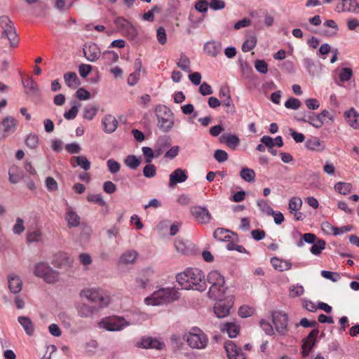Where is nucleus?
Segmentation results:
<instances>
[{"label": "nucleus", "instance_id": "obj_18", "mask_svg": "<svg viewBox=\"0 0 359 359\" xmlns=\"http://www.w3.org/2000/svg\"><path fill=\"white\" fill-rule=\"evenodd\" d=\"M18 121L13 116H6L0 123V131L2 130L4 134L1 136L4 139L8 133H14L17 128Z\"/></svg>", "mask_w": 359, "mask_h": 359}, {"label": "nucleus", "instance_id": "obj_51", "mask_svg": "<svg viewBox=\"0 0 359 359\" xmlns=\"http://www.w3.org/2000/svg\"><path fill=\"white\" fill-rule=\"evenodd\" d=\"M156 174V168L154 165L148 163L143 168V175L147 178L154 177Z\"/></svg>", "mask_w": 359, "mask_h": 359}, {"label": "nucleus", "instance_id": "obj_30", "mask_svg": "<svg viewBox=\"0 0 359 359\" xmlns=\"http://www.w3.org/2000/svg\"><path fill=\"white\" fill-rule=\"evenodd\" d=\"M70 163L73 167L79 165L85 170H88L90 168V162L85 156H73L71 158Z\"/></svg>", "mask_w": 359, "mask_h": 359}, {"label": "nucleus", "instance_id": "obj_63", "mask_svg": "<svg viewBox=\"0 0 359 359\" xmlns=\"http://www.w3.org/2000/svg\"><path fill=\"white\" fill-rule=\"evenodd\" d=\"M25 231L23 220L18 217L16 219V223L13 227V231L15 234H20Z\"/></svg>", "mask_w": 359, "mask_h": 359}, {"label": "nucleus", "instance_id": "obj_62", "mask_svg": "<svg viewBox=\"0 0 359 359\" xmlns=\"http://www.w3.org/2000/svg\"><path fill=\"white\" fill-rule=\"evenodd\" d=\"M46 187L49 191H53L57 189L58 186L55 180L52 177H48L46 180Z\"/></svg>", "mask_w": 359, "mask_h": 359}, {"label": "nucleus", "instance_id": "obj_29", "mask_svg": "<svg viewBox=\"0 0 359 359\" xmlns=\"http://www.w3.org/2000/svg\"><path fill=\"white\" fill-rule=\"evenodd\" d=\"M344 116L352 128L359 129V114L353 108L346 111L344 113Z\"/></svg>", "mask_w": 359, "mask_h": 359}, {"label": "nucleus", "instance_id": "obj_7", "mask_svg": "<svg viewBox=\"0 0 359 359\" xmlns=\"http://www.w3.org/2000/svg\"><path fill=\"white\" fill-rule=\"evenodd\" d=\"M34 275L43 278L47 283H55L59 280V273L47 263L40 262L35 265Z\"/></svg>", "mask_w": 359, "mask_h": 359}, {"label": "nucleus", "instance_id": "obj_41", "mask_svg": "<svg viewBox=\"0 0 359 359\" xmlns=\"http://www.w3.org/2000/svg\"><path fill=\"white\" fill-rule=\"evenodd\" d=\"M177 65L186 72L190 73L191 72L190 68V60L184 53L180 55V59L177 62Z\"/></svg>", "mask_w": 359, "mask_h": 359}, {"label": "nucleus", "instance_id": "obj_2", "mask_svg": "<svg viewBox=\"0 0 359 359\" xmlns=\"http://www.w3.org/2000/svg\"><path fill=\"white\" fill-rule=\"evenodd\" d=\"M207 281L210 285L208 294L212 299H223L227 287L225 286L224 276L217 271H211L207 276Z\"/></svg>", "mask_w": 359, "mask_h": 359}, {"label": "nucleus", "instance_id": "obj_5", "mask_svg": "<svg viewBox=\"0 0 359 359\" xmlns=\"http://www.w3.org/2000/svg\"><path fill=\"white\" fill-rule=\"evenodd\" d=\"M183 339L192 348L203 349L207 346L208 338L204 332L197 327H193L187 334L183 336Z\"/></svg>", "mask_w": 359, "mask_h": 359}, {"label": "nucleus", "instance_id": "obj_39", "mask_svg": "<svg viewBox=\"0 0 359 359\" xmlns=\"http://www.w3.org/2000/svg\"><path fill=\"white\" fill-rule=\"evenodd\" d=\"M124 163L132 170H136L140 165L141 161L135 155H128L124 159Z\"/></svg>", "mask_w": 359, "mask_h": 359}, {"label": "nucleus", "instance_id": "obj_46", "mask_svg": "<svg viewBox=\"0 0 359 359\" xmlns=\"http://www.w3.org/2000/svg\"><path fill=\"white\" fill-rule=\"evenodd\" d=\"M142 150L145 158V162L147 163H151L153 158H158V156L156 154L155 149L153 150L151 147H143Z\"/></svg>", "mask_w": 359, "mask_h": 359}, {"label": "nucleus", "instance_id": "obj_15", "mask_svg": "<svg viewBox=\"0 0 359 359\" xmlns=\"http://www.w3.org/2000/svg\"><path fill=\"white\" fill-rule=\"evenodd\" d=\"M219 98L221 104L229 109V110L226 111L227 112L230 111L233 113L235 111V107L228 86H223L220 88L219 91Z\"/></svg>", "mask_w": 359, "mask_h": 359}, {"label": "nucleus", "instance_id": "obj_35", "mask_svg": "<svg viewBox=\"0 0 359 359\" xmlns=\"http://www.w3.org/2000/svg\"><path fill=\"white\" fill-rule=\"evenodd\" d=\"M220 45L215 41L206 42L203 46L205 53L211 57L217 56L220 51Z\"/></svg>", "mask_w": 359, "mask_h": 359}, {"label": "nucleus", "instance_id": "obj_54", "mask_svg": "<svg viewBox=\"0 0 359 359\" xmlns=\"http://www.w3.org/2000/svg\"><path fill=\"white\" fill-rule=\"evenodd\" d=\"M107 165L109 171L111 174H115L120 170V168H121L120 163L112 158H110L107 161Z\"/></svg>", "mask_w": 359, "mask_h": 359}, {"label": "nucleus", "instance_id": "obj_52", "mask_svg": "<svg viewBox=\"0 0 359 359\" xmlns=\"http://www.w3.org/2000/svg\"><path fill=\"white\" fill-rule=\"evenodd\" d=\"M98 110V107L91 106V107H86L84 109L83 112V118L88 120H92L94 116L96 115Z\"/></svg>", "mask_w": 359, "mask_h": 359}, {"label": "nucleus", "instance_id": "obj_24", "mask_svg": "<svg viewBox=\"0 0 359 359\" xmlns=\"http://www.w3.org/2000/svg\"><path fill=\"white\" fill-rule=\"evenodd\" d=\"M220 142L225 143L228 147L232 150H235L237 147L240 144L239 137L231 133L223 134L219 137Z\"/></svg>", "mask_w": 359, "mask_h": 359}, {"label": "nucleus", "instance_id": "obj_34", "mask_svg": "<svg viewBox=\"0 0 359 359\" xmlns=\"http://www.w3.org/2000/svg\"><path fill=\"white\" fill-rule=\"evenodd\" d=\"M64 80L67 86L72 89L76 88L81 84L75 72H68L65 74Z\"/></svg>", "mask_w": 359, "mask_h": 359}, {"label": "nucleus", "instance_id": "obj_43", "mask_svg": "<svg viewBox=\"0 0 359 359\" xmlns=\"http://www.w3.org/2000/svg\"><path fill=\"white\" fill-rule=\"evenodd\" d=\"M137 253L135 250H128L121 257V262L125 264H131L137 259Z\"/></svg>", "mask_w": 359, "mask_h": 359}, {"label": "nucleus", "instance_id": "obj_17", "mask_svg": "<svg viewBox=\"0 0 359 359\" xmlns=\"http://www.w3.org/2000/svg\"><path fill=\"white\" fill-rule=\"evenodd\" d=\"M337 12L359 13V4L356 0H340L336 6Z\"/></svg>", "mask_w": 359, "mask_h": 359}, {"label": "nucleus", "instance_id": "obj_48", "mask_svg": "<svg viewBox=\"0 0 359 359\" xmlns=\"http://www.w3.org/2000/svg\"><path fill=\"white\" fill-rule=\"evenodd\" d=\"M353 70L349 67H343L339 73V79L341 82L349 81L353 76Z\"/></svg>", "mask_w": 359, "mask_h": 359}, {"label": "nucleus", "instance_id": "obj_10", "mask_svg": "<svg viewBox=\"0 0 359 359\" xmlns=\"http://www.w3.org/2000/svg\"><path fill=\"white\" fill-rule=\"evenodd\" d=\"M130 323L123 317L112 316L100 320L98 325L110 332L120 331L129 325Z\"/></svg>", "mask_w": 359, "mask_h": 359}, {"label": "nucleus", "instance_id": "obj_13", "mask_svg": "<svg viewBox=\"0 0 359 359\" xmlns=\"http://www.w3.org/2000/svg\"><path fill=\"white\" fill-rule=\"evenodd\" d=\"M164 346L163 342L151 337H143L140 339V341L136 344L137 347L145 349L154 348L161 350Z\"/></svg>", "mask_w": 359, "mask_h": 359}, {"label": "nucleus", "instance_id": "obj_38", "mask_svg": "<svg viewBox=\"0 0 359 359\" xmlns=\"http://www.w3.org/2000/svg\"><path fill=\"white\" fill-rule=\"evenodd\" d=\"M222 330H226L230 338H234L239 333L240 327L233 323H226L224 325Z\"/></svg>", "mask_w": 359, "mask_h": 359}, {"label": "nucleus", "instance_id": "obj_14", "mask_svg": "<svg viewBox=\"0 0 359 359\" xmlns=\"http://www.w3.org/2000/svg\"><path fill=\"white\" fill-rule=\"evenodd\" d=\"M224 348L229 359H245V354L241 348L233 341H226L224 344Z\"/></svg>", "mask_w": 359, "mask_h": 359}, {"label": "nucleus", "instance_id": "obj_27", "mask_svg": "<svg viewBox=\"0 0 359 359\" xmlns=\"http://www.w3.org/2000/svg\"><path fill=\"white\" fill-rule=\"evenodd\" d=\"M218 302L214 306V312L217 317L222 318L229 314L231 306L226 305L222 299H217Z\"/></svg>", "mask_w": 359, "mask_h": 359}, {"label": "nucleus", "instance_id": "obj_23", "mask_svg": "<svg viewBox=\"0 0 359 359\" xmlns=\"http://www.w3.org/2000/svg\"><path fill=\"white\" fill-rule=\"evenodd\" d=\"M23 87L26 89L25 93L29 95H39V88L37 83L30 76H26L22 80Z\"/></svg>", "mask_w": 359, "mask_h": 359}, {"label": "nucleus", "instance_id": "obj_40", "mask_svg": "<svg viewBox=\"0 0 359 359\" xmlns=\"http://www.w3.org/2000/svg\"><path fill=\"white\" fill-rule=\"evenodd\" d=\"M240 176L243 180L248 182H252L255 180V172L254 170L248 168H242Z\"/></svg>", "mask_w": 359, "mask_h": 359}, {"label": "nucleus", "instance_id": "obj_19", "mask_svg": "<svg viewBox=\"0 0 359 359\" xmlns=\"http://www.w3.org/2000/svg\"><path fill=\"white\" fill-rule=\"evenodd\" d=\"M171 144V138L168 135L159 137L154 146L156 154L159 157Z\"/></svg>", "mask_w": 359, "mask_h": 359}, {"label": "nucleus", "instance_id": "obj_21", "mask_svg": "<svg viewBox=\"0 0 359 359\" xmlns=\"http://www.w3.org/2000/svg\"><path fill=\"white\" fill-rule=\"evenodd\" d=\"M83 53L88 61L94 62L99 58L100 55V50L95 43H90L85 46V48H83Z\"/></svg>", "mask_w": 359, "mask_h": 359}, {"label": "nucleus", "instance_id": "obj_36", "mask_svg": "<svg viewBox=\"0 0 359 359\" xmlns=\"http://www.w3.org/2000/svg\"><path fill=\"white\" fill-rule=\"evenodd\" d=\"M297 120L301 122L309 123L316 128H320L318 117H316L315 113L310 112L308 114H304L303 117L299 118Z\"/></svg>", "mask_w": 359, "mask_h": 359}, {"label": "nucleus", "instance_id": "obj_53", "mask_svg": "<svg viewBox=\"0 0 359 359\" xmlns=\"http://www.w3.org/2000/svg\"><path fill=\"white\" fill-rule=\"evenodd\" d=\"M301 101L294 97H290L285 102V107L287 109H298L301 107Z\"/></svg>", "mask_w": 359, "mask_h": 359}, {"label": "nucleus", "instance_id": "obj_57", "mask_svg": "<svg viewBox=\"0 0 359 359\" xmlns=\"http://www.w3.org/2000/svg\"><path fill=\"white\" fill-rule=\"evenodd\" d=\"M255 67L258 72L262 74H266L268 72V65L264 60H257L255 62Z\"/></svg>", "mask_w": 359, "mask_h": 359}, {"label": "nucleus", "instance_id": "obj_33", "mask_svg": "<svg viewBox=\"0 0 359 359\" xmlns=\"http://www.w3.org/2000/svg\"><path fill=\"white\" fill-rule=\"evenodd\" d=\"M271 263L273 267L279 271H287L292 267V264L289 262L283 261L276 257L271 259Z\"/></svg>", "mask_w": 359, "mask_h": 359}, {"label": "nucleus", "instance_id": "obj_20", "mask_svg": "<svg viewBox=\"0 0 359 359\" xmlns=\"http://www.w3.org/2000/svg\"><path fill=\"white\" fill-rule=\"evenodd\" d=\"M188 176L186 171L181 168H177L170 175L169 187H173L178 183L185 182Z\"/></svg>", "mask_w": 359, "mask_h": 359}, {"label": "nucleus", "instance_id": "obj_42", "mask_svg": "<svg viewBox=\"0 0 359 359\" xmlns=\"http://www.w3.org/2000/svg\"><path fill=\"white\" fill-rule=\"evenodd\" d=\"M257 44V37L255 34L249 36L242 46L243 52H248L252 50Z\"/></svg>", "mask_w": 359, "mask_h": 359}, {"label": "nucleus", "instance_id": "obj_56", "mask_svg": "<svg viewBox=\"0 0 359 359\" xmlns=\"http://www.w3.org/2000/svg\"><path fill=\"white\" fill-rule=\"evenodd\" d=\"M321 227H322V229L327 233L332 232L333 233V235H334V236L339 234V228L332 226L330 223H329L327 222H323L321 224Z\"/></svg>", "mask_w": 359, "mask_h": 359}, {"label": "nucleus", "instance_id": "obj_60", "mask_svg": "<svg viewBox=\"0 0 359 359\" xmlns=\"http://www.w3.org/2000/svg\"><path fill=\"white\" fill-rule=\"evenodd\" d=\"M262 329L264 331L266 334L271 336L274 334L273 326L265 320H261L259 322Z\"/></svg>", "mask_w": 359, "mask_h": 359}, {"label": "nucleus", "instance_id": "obj_9", "mask_svg": "<svg viewBox=\"0 0 359 359\" xmlns=\"http://www.w3.org/2000/svg\"><path fill=\"white\" fill-rule=\"evenodd\" d=\"M271 317L276 331L281 336H286L288 333V316L280 311L271 312Z\"/></svg>", "mask_w": 359, "mask_h": 359}, {"label": "nucleus", "instance_id": "obj_6", "mask_svg": "<svg viewBox=\"0 0 359 359\" xmlns=\"http://www.w3.org/2000/svg\"><path fill=\"white\" fill-rule=\"evenodd\" d=\"M0 26L3 29L1 38H7L12 47H16L18 43V34L13 22L8 16L0 17Z\"/></svg>", "mask_w": 359, "mask_h": 359}, {"label": "nucleus", "instance_id": "obj_1", "mask_svg": "<svg viewBox=\"0 0 359 359\" xmlns=\"http://www.w3.org/2000/svg\"><path fill=\"white\" fill-rule=\"evenodd\" d=\"M176 280L183 290L193 289L203 292L207 288L204 273L199 269H187L176 276Z\"/></svg>", "mask_w": 359, "mask_h": 359}, {"label": "nucleus", "instance_id": "obj_28", "mask_svg": "<svg viewBox=\"0 0 359 359\" xmlns=\"http://www.w3.org/2000/svg\"><path fill=\"white\" fill-rule=\"evenodd\" d=\"M8 287L13 294L19 293L22 290V282L19 276L15 274H11L8 277Z\"/></svg>", "mask_w": 359, "mask_h": 359}, {"label": "nucleus", "instance_id": "obj_44", "mask_svg": "<svg viewBox=\"0 0 359 359\" xmlns=\"http://www.w3.org/2000/svg\"><path fill=\"white\" fill-rule=\"evenodd\" d=\"M325 241L323 239H317L313 243L312 247L311 248V252L313 255H319L323 249L325 248Z\"/></svg>", "mask_w": 359, "mask_h": 359}, {"label": "nucleus", "instance_id": "obj_22", "mask_svg": "<svg viewBox=\"0 0 359 359\" xmlns=\"http://www.w3.org/2000/svg\"><path fill=\"white\" fill-rule=\"evenodd\" d=\"M305 147L310 151L321 152L325 149V143L316 137H311L306 140Z\"/></svg>", "mask_w": 359, "mask_h": 359}, {"label": "nucleus", "instance_id": "obj_31", "mask_svg": "<svg viewBox=\"0 0 359 359\" xmlns=\"http://www.w3.org/2000/svg\"><path fill=\"white\" fill-rule=\"evenodd\" d=\"M65 219L69 228L77 227L80 224V217L71 208L67 211Z\"/></svg>", "mask_w": 359, "mask_h": 359}, {"label": "nucleus", "instance_id": "obj_49", "mask_svg": "<svg viewBox=\"0 0 359 359\" xmlns=\"http://www.w3.org/2000/svg\"><path fill=\"white\" fill-rule=\"evenodd\" d=\"M302 199L299 197H292L288 205V209L291 213L294 211H298L302 207Z\"/></svg>", "mask_w": 359, "mask_h": 359}, {"label": "nucleus", "instance_id": "obj_37", "mask_svg": "<svg viewBox=\"0 0 359 359\" xmlns=\"http://www.w3.org/2000/svg\"><path fill=\"white\" fill-rule=\"evenodd\" d=\"M214 238L220 241H229L231 238L229 231L222 228L217 229L213 233Z\"/></svg>", "mask_w": 359, "mask_h": 359}, {"label": "nucleus", "instance_id": "obj_3", "mask_svg": "<svg viewBox=\"0 0 359 359\" xmlns=\"http://www.w3.org/2000/svg\"><path fill=\"white\" fill-rule=\"evenodd\" d=\"M179 298V293L174 289H161L154 292L150 297H146L144 302L149 306H159L174 302Z\"/></svg>", "mask_w": 359, "mask_h": 359}, {"label": "nucleus", "instance_id": "obj_47", "mask_svg": "<svg viewBox=\"0 0 359 359\" xmlns=\"http://www.w3.org/2000/svg\"><path fill=\"white\" fill-rule=\"evenodd\" d=\"M334 189L339 194L346 195L351 191L352 185L350 183L338 182L334 185Z\"/></svg>", "mask_w": 359, "mask_h": 359}, {"label": "nucleus", "instance_id": "obj_55", "mask_svg": "<svg viewBox=\"0 0 359 359\" xmlns=\"http://www.w3.org/2000/svg\"><path fill=\"white\" fill-rule=\"evenodd\" d=\"M209 3L206 0H198L194 6L195 9L199 13H206L208 11Z\"/></svg>", "mask_w": 359, "mask_h": 359}, {"label": "nucleus", "instance_id": "obj_8", "mask_svg": "<svg viewBox=\"0 0 359 359\" xmlns=\"http://www.w3.org/2000/svg\"><path fill=\"white\" fill-rule=\"evenodd\" d=\"M81 296L90 302L99 303L101 306H107L111 302L110 297L108 294L94 288L81 290Z\"/></svg>", "mask_w": 359, "mask_h": 359}, {"label": "nucleus", "instance_id": "obj_32", "mask_svg": "<svg viewBox=\"0 0 359 359\" xmlns=\"http://www.w3.org/2000/svg\"><path fill=\"white\" fill-rule=\"evenodd\" d=\"M18 320L26 334L29 336H32L34 332V325L32 320L26 316H20Z\"/></svg>", "mask_w": 359, "mask_h": 359}, {"label": "nucleus", "instance_id": "obj_59", "mask_svg": "<svg viewBox=\"0 0 359 359\" xmlns=\"http://www.w3.org/2000/svg\"><path fill=\"white\" fill-rule=\"evenodd\" d=\"M214 157L218 163H223L228 159V154L222 149H217L214 153Z\"/></svg>", "mask_w": 359, "mask_h": 359}, {"label": "nucleus", "instance_id": "obj_61", "mask_svg": "<svg viewBox=\"0 0 359 359\" xmlns=\"http://www.w3.org/2000/svg\"><path fill=\"white\" fill-rule=\"evenodd\" d=\"M157 39L159 43L163 45L167 41V35L165 32V29L163 27H160L158 28L156 32Z\"/></svg>", "mask_w": 359, "mask_h": 359}, {"label": "nucleus", "instance_id": "obj_45", "mask_svg": "<svg viewBox=\"0 0 359 359\" xmlns=\"http://www.w3.org/2000/svg\"><path fill=\"white\" fill-rule=\"evenodd\" d=\"M39 143V137L34 133H30L25 139L26 145L31 149L38 147Z\"/></svg>", "mask_w": 359, "mask_h": 359}, {"label": "nucleus", "instance_id": "obj_12", "mask_svg": "<svg viewBox=\"0 0 359 359\" xmlns=\"http://www.w3.org/2000/svg\"><path fill=\"white\" fill-rule=\"evenodd\" d=\"M191 215L200 224H207L211 219V214L205 207L194 206L191 208Z\"/></svg>", "mask_w": 359, "mask_h": 359}, {"label": "nucleus", "instance_id": "obj_64", "mask_svg": "<svg viewBox=\"0 0 359 359\" xmlns=\"http://www.w3.org/2000/svg\"><path fill=\"white\" fill-rule=\"evenodd\" d=\"M92 71V67L90 65L81 64L79 66V72L81 77L86 78Z\"/></svg>", "mask_w": 359, "mask_h": 359}, {"label": "nucleus", "instance_id": "obj_16", "mask_svg": "<svg viewBox=\"0 0 359 359\" xmlns=\"http://www.w3.org/2000/svg\"><path fill=\"white\" fill-rule=\"evenodd\" d=\"M318 334L319 330L318 329H313L310 332L307 337L304 340L303 344L302 346V353L303 356H307L310 351L313 348L316 344Z\"/></svg>", "mask_w": 359, "mask_h": 359}, {"label": "nucleus", "instance_id": "obj_25", "mask_svg": "<svg viewBox=\"0 0 359 359\" xmlns=\"http://www.w3.org/2000/svg\"><path fill=\"white\" fill-rule=\"evenodd\" d=\"M79 316L83 318H92L96 311L95 306H90L86 303H81L76 306Z\"/></svg>", "mask_w": 359, "mask_h": 359}, {"label": "nucleus", "instance_id": "obj_50", "mask_svg": "<svg viewBox=\"0 0 359 359\" xmlns=\"http://www.w3.org/2000/svg\"><path fill=\"white\" fill-rule=\"evenodd\" d=\"M317 237L315 234L311 233H306L302 235V238L300 239L297 243L298 247H302L304 245V242H306L309 244H313L316 240Z\"/></svg>", "mask_w": 359, "mask_h": 359}, {"label": "nucleus", "instance_id": "obj_26", "mask_svg": "<svg viewBox=\"0 0 359 359\" xmlns=\"http://www.w3.org/2000/svg\"><path fill=\"white\" fill-rule=\"evenodd\" d=\"M104 132L111 133L116 130L118 126V121L116 118L111 115H106L102 121Z\"/></svg>", "mask_w": 359, "mask_h": 359}, {"label": "nucleus", "instance_id": "obj_4", "mask_svg": "<svg viewBox=\"0 0 359 359\" xmlns=\"http://www.w3.org/2000/svg\"><path fill=\"white\" fill-rule=\"evenodd\" d=\"M158 126L163 132L170 131L174 126L173 114L165 105L159 104L155 109Z\"/></svg>", "mask_w": 359, "mask_h": 359}, {"label": "nucleus", "instance_id": "obj_11", "mask_svg": "<svg viewBox=\"0 0 359 359\" xmlns=\"http://www.w3.org/2000/svg\"><path fill=\"white\" fill-rule=\"evenodd\" d=\"M114 23L122 33L131 39H134L138 34L133 25L123 17H117L114 19Z\"/></svg>", "mask_w": 359, "mask_h": 359}, {"label": "nucleus", "instance_id": "obj_58", "mask_svg": "<svg viewBox=\"0 0 359 359\" xmlns=\"http://www.w3.org/2000/svg\"><path fill=\"white\" fill-rule=\"evenodd\" d=\"M238 313L242 318H248L254 313V309L249 306L244 305L239 308Z\"/></svg>", "mask_w": 359, "mask_h": 359}]
</instances>
